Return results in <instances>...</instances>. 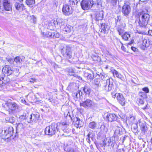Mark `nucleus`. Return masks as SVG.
Instances as JSON below:
<instances>
[{
	"label": "nucleus",
	"mask_w": 152,
	"mask_h": 152,
	"mask_svg": "<svg viewBox=\"0 0 152 152\" xmlns=\"http://www.w3.org/2000/svg\"><path fill=\"white\" fill-rule=\"evenodd\" d=\"M138 18L136 20V23L141 27H145L147 25L150 18V15L144 12H138L137 14Z\"/></svg>",
	"instance_id": "nucleus-1"
},
{
	"label": "nucleus",
	"mask_w": 152,
	"mask_h": 152,
	"mask_svg": "<svg viewBox=\"0 0 152 152\" xmlns=\"http://www.w3.org/2000/svg\"><path fill=\"white\" fill-rule=\"evenodd\" d=\"M57 127L58 125L57 124L52 123L50 125L47 126L45 128V135L50 137L55 135L58 131Z\"/></svg>",
	"instance_id": "nucleus-2"
},
{
	"label": "nucleus",
	"mask_w": 152,
	"mask_h": 152,
	"mask_svg": "<svg viewBox=\"0 0 152 152\" xmlns=\"http://www.w3.org/2000/svg\"><path fill=\"white\" fill-rule=\"evenodd\" d=\"M5 105L10 110L9 111L10 114H13L18 111L20 108L19 105L14 102L6 103Z\"/></svg>",
	"instance_id": "nucleus-3"
},
{
	"label": "nucleus",
	"mask_w": 152,
	"mask_h": 152,
	"mask_svg": "<svg viewBox=\"0 0 152 152\" xmlns=\"http://www.w3.org/2000/svg\"><path fill=\"white\" fill-rule=\"evenodd\" d=\"M94 0H83L80 3L82 8L86 10L91 8L94 5Z\"/></svg>",
	"instance_id": "nucleus-4"
},
{
	"label": "nucleus",
	"mask_w": 152,
	"mask_h": 152,
	"mask_svg": "<svg viewBox=\"0 0 152 152\" xmlns=\"http://www.w3.org/2000/svg\"><path fill=\"white\" fill-rule=\"evenodd\" d=\"M61 52L64 57L69 59L72 57V53L71 48L68 46L64 47L61 50Z\"/></svg>",
	"instance_id": "nucleus-5"
},
{
	"label": "nucleus",
	"mask_w": 152,
	"mask_h": 152,
	"mask_svg": "<svg viewBox=\"0 0 152 152\" xmlns=\"http://www.w3.org/2000/svg\"><path fill=\"white\" fill-rule=\"evenodd\" d=\"M80 105L85 108H91L95 106L96 104L91 100L86 99L85 101L80 103Z\"/></svg>",
	"instance_id": "nucleus-6"
},
{
	"label": "nucleus",
	"mask_w": 152,
	"mask_h": 152,
	"mask_svg": "<svg viewBox=\"0 0 152 152\" xmlns=\"http://www.w3.org/2000/svg\"><path fill=\"white\" fill-rule=\"evenodd\" d=\"M104 89L107 91H110L112 89H114V85L113 81L110 80V79H108L106 81H104Z\"/></svg>",
	"instance_id": "nucleus-7"
},
{
	"label": "nucleus",
	"mask_w": 152,
	"mask_h": 152,
	"mask_svg": "<svg viewBox=\"0 0 152 152\" xmlns=\"http://www.w3.org/2000/svg\"><path fill=\"white\" fill-rule=\"evenodd\" d=\"M115 96H113V98H115L116 97L118 102L122 105H124L125 104L126 101L122 94L116 93Z\"/></svg>",
	"instance_id": "nucleus-8"
},
{
	"label": "nucleus",
	"mask_w": 152,
	"mask_h": 152,
	"mask_svg": "<svg viewBox=\"0 0 152 152\" xmlns=\"http://www.w3.org/2000/svg\"><path fill=\"white\" fill-rule=\"evenodd\" d=\"M62 10L64 14L66 16L71 14L73 12L71 8H70L69 6L67 4L63 5Z\"/></svg>",
	"instance_id": "nucleus-9"
},
{
	"label": "nucleus",
	"mask_w": 152,
	"mask_h": 152,
	"mask_svg": "<svg viewBox=\"0 0 152 152\" xmlns=\"http://www.w3.org/2000/svg\"><path fill=\"white\" fill-rule=\"evenodd\" d=\"M2 72L5 75H6L7 76L12 75L13 71L10 66L6 65L3 67Z\"/></svg>",
	"instance_id": "nucleus-10"
},
{
	"label": "nucleus",
	"mask_w": 152,
	"mask_h": 152,
	"mask_svg": "<svg viewBox=\"0 0 152 152\" xmlns=\"http://www.w3.org/2000/svg\"><path fill=\"white\" fill-rule=\"evenodd\" d=\"M106 119L109 122H112L116 121L118 123H120V121L117 119V116L114 114L109 113L106 117Z\"/></svg>",
	"instance_id": "nucleus-11"
},
{
	"label": "nucleus",
	"mask_w": 152,
	"mask_h": 152,
	"mask_svg": "<svg viewBox=\"0 0 152 152\" xmlns=\"http://www.w3.org/2000/svg\"><path fill=\"white\" fill-rule=\"evenodd\" d=\"M3 4L4 10L7 11L12 10V4L9 0H3Z\"/></svg>",
	"instance_id": "nucleus-12"
},
{
	"label": "nucleus",
	"mask_w": 152,
	"mask_h": 152,
	"mask_svg": "<svg viewBox=\"0 0 152 152\" xmlns=\"http://www.w3.org/2000/svg\"><path fill=\"white\" fill-rule=\"evenodd\" d=\"M122 12L126 16H128L131 11L130 6L127 4H124L122 7Z\"/></svg>",
	"instance_id": "nucleus-13"
},
{
	"label": "nucleus",
	"mask_w": 152,
	"mask_h": 152,
	"mask_svg": "<svg viewBox=\"0 0 152 152\" xmlns=\"http://www.w3.org/2000/svg\"><path fill=\"white\" fill-rule=\"evenodd\" d=\"M84 76L87 80H92L94 76L93 72L91 69L85 71L84 73Z\"/></svg>",
	"instance_id": "nucleus-14"
},
{
	"label": "nucleus",
	"mask_w": 152,
	"mask_h": 152,
	"mask_svg": "<svg viewBox=\"0 0 152 152\" xmlns=\"http://www.w3.org/2000/svg\"><path fill=\"white\" fill-rule=\"evenodd\" d=\"M6 137L5 139H8L12 136L13 134V129L12 127H10L4 130Z\"/></svg>",
	"instance_id": "nucleus-15"
},
{
	"label": "nucleus",
	"mask_w": 152,
	"mask_h": 152,
	"mask_svg": "<svg viewBox=\"0 0 152 152\" xmlns=\"http://www.w3.org/2000/svg\"><path fill=\"white\" fill-rule=\"evenodd\" d=\"M109 29V26L105 23H102L100 27L99 31L104 34L107 33Z\"/></svg>",
	"instance_id": "nucleus-16"
},
{
	"label": "nucleus",
	"mask_w": 152,
	"mask_h": 152,
	"mask_svg": "<svg viewBox=\"0 0 152 152\" xmlns=\"http://www.w3.org/2000/svg\"><path fill=\"white\" fill-rule=\"evenodd\" d=\"M54 23L55 26L58 27V26L60 27L65 24V22L63 19L58 18L56 21H54Z\"/></svg>",
	"instance_id": "nucleus-17"
},
{
	"label": "nucleus",
	"mask_w": 152,
	"mask_h": 152,
	"mask_svg": "<svg viewBox=\"0 0 152 152\" xmlns=\"http://www.w3.org/2000/svg\"><path fill=\"white\" fill-rule=\"evenodd\" d=\"M126 26L125 24H122L120 25H118L116 28L117 31H118L119 34L121 35L124 32V27Z\"/></svg>",
	"instance_id": "nucleus-18"
},
{
	"label": "nucleus",
	"mask_w": 152,
	"mask_h": 152,
	"mask_svg": "<svg viewBox=\"0 0 152 152\" xmlns=\"http://www.w3.org/2000/svg\"><path fill=\"white\" fill-rule=\"evenodd\" d=\"M103 11H98L96 12V20H102L103 16Z\"/></svg>",
	"instance_id": "nucleus-19"
},
{
	"label": "nucleus",
	"mask_w": 152,
	"mask_h": 152,
	"mask_svg": "<svg viewBox=\"0 0 152 152\" xmlns=\"http://www.w3.org/2000/svg\"><path fill=\"white\" fill-rule=\"evenodd\" d=\"M14 5L16 10L19 11H22L24 9V5L22 4L16 2Z\"/></svg>",
	"instance_id": "nucleus-20"
},
{
	"label": "nucleus",
	"mask_w": 152,
	"mask_h": 152,
	"mask_svg": "<svg viewBox=\"0 0 152 152\" xmlns=\"http://www.w3.org/2000/svg\"><path fill=\"white\" fill-rule=\"evenodd\" d=\"M111 72L114 77H116L122 80L124 79L123 76L116 70L115 69H113L111 71Z\"/></svg>",
	"instance_id": "nucleus-21"
},
{
	"label": "nucleus",
	"mask_w": 152,
	"mask_h": 152,
	"mask_svg": "<svg viewBox=\"0 0 152 152\" xmlns=\"http://www.w3.org/2000/svg\"><path fill=\"white\" fill-rule=\"evenodd\" d=\"M61 125L62 126V129L64 132L69 133L70 131V129L67 128V126L69 125L68 124L66 123L62 122L61 124Z\"/></svg>",
	"instance_id": "nucleus-22"
},
{
	"label": "nucleus",
	"mask_w": 152,
	"mask_h": 152,
	"mask_svg": "<svg viewBox=\"0 0 152 152\" xmlns=\"http://www.w3.org/2000/svg\"><path fill=\"white\" fill-rule=\"evenodd\" d=\"M71 26L69 25H65V24L61 26V29L64 31L69 33L71 31Z\"/></svg>",
	"instance_id": "nucleus-23"
},
{
	"label": "nucleus",
	"mask_w": 152,
	"mask_h": 152,
	"mask_svg": "<svg viewBox=\"0 0 152 152\" xmlns=\"http://www.w3.org/2000/svg\"><path fill=\"white\" fill-rule=\"evenodd\" d=\"M152 44V41H150L147 38L145 39L142 41V45L145 47H148Z\"/></svg>",
	"instance_id": "nucleus-24"
},
{
	"label": "nucleus",
	"mask_w": 152,
	"mask_h": 152,
	"mask_svg": "<svg viewBox=\"0 0 152 152\" xmlns=\"http://www.w3.org/2000/svg\"><path fill=\"white\" fill-rule=\"evenodd\" d=\"M76 119L75 124V126L77 128L81 127L82 123V121L80 120L79 118L76 117Z\"/></svg>",
	"instance_id": "nucleus-25"
},
{
	"label": "nucleus",
	"mask_w": 152,
	"mask_h": 152,
	"mask_svg": "<svg viewBox=\"0 0 152 152\" xmlns=\"http://www.w3.org/2000/svg\"><path fill=\"white\" fill-rule=\"evenodd\" d=\"M39 117V115L37 114H31V123L36 121L38 119Z\"/></svg>",
	"instance_id": "nucleus-26"
},
{
	"label": "nucleus",
	"mask_w": 152,
	"mask_h": 152,
	"mask_svg": "<svg viewBox=\"0 0 152 152\" xmlns=\"http://www.w3.org/2000/svg\"><path fill=\"white\" fill-rule=\"evenodd\" d=\"M137 125L136 124H134L132 127V129L133 132L136 134H137L139 132L138 129Z\"/></svg>",
	"instance_id": "nucleus-27"
},
{
	"label": "nucleus",
	"mask_w": 152,
	"mask_h": 152,
	"mask_svg": "<svg viewBox=\"0 0 152 152\" xmlns=\"http://www.w3.org/2000/svg\"><path fill=\"white\" fill-rule=\"evenodd\" d=\"M104 144L105 146L112 145L113 144V142L111 141L110 139H106L104 140Z\"/></svg>",
	"instance_id": "nucleus-28"
},
{
	"label": "nucleus",
	"mask_w": 152,
	"mask_h": 152,
	"mask_svg": "<svg viewBox=\"0 0 152 152\" xmlns=\"http://www.w3.org/2000/svg\"><path fill=\"white\" fill-rule=\"evenodd\" d=\"M4 79V77L0 76V89L3 90L4 89V87H5V84L2 81Z\"/></svg>",
	"instance_id": "nucleus-29"
},
{
	"label": "nucleus",
	"mask_w": 152,
	"mask_h": 152,
	"mask_svg": "<svg viewBox=\"0 0 152 152\" xmlns=\"http://www.w3.org/2000/svg\"><path fill=\"white\" fill-rule=\"evenodd\" d=\"M52 33L51 32L47 31L42 33V34L44 37H50L52 38Z\"/></svg>",
	"instance_id": "nucleus-30"
},
{
	"label": "nucleus",
	"mask_w": 152,
	"mask_h": 152,
	"mask_svg": "<svg viewBox=\"0 0 152 152\" xmlns=\"http://www.w3.org/2000/svg\"><path fill=\"white\" fill-rule=\"evenodd\" d=\"M83 90L86 95H89L91 91L90 89L87 86L84 87Z\"/></svg>",
	"instance_id": "nucleus-31"
},
{
	"label": "nucleus",
	"mask_w": 152,
	"mask_h": 152,
	"mask_svg": "<svg viewBox=\"0 0 152 152\" xmlns=\"http://www.w3.org/2000/svg\"><path fill=\"white\" fill-rule=\"evenodd\" d=\"M27 18L30 20L31 22L35 23L36 22V18L34 15L28 16Z\"/></svg>",
	"instance_id": "nucleus-32"
},
{
	"label": "nucleus",
	"mask_w": 152,
	"mask_h": 152,
	"mask_svg": "<svg viewBox=\"0 0 152 152\" xmlns=\"http://www.w3.org/2000/svg\"><path fill=\"white\" fill-rule=\"evenodd\" d=\"M123 39L125 40H128L129 38L130 37V34L127 32H125L123 35H121Z\"/></svg>",
	"instance_id": "nucleus-33"
},
{
	"label": "nucleus",
	"mask_w": 152,
	"mask_h": 152,
	"mask_svg": "<svg viewBox=\"0 0 152 152\" xmlns=\"http://www.w3.org/2000/svg\"><path fill=\"white\" fill-rule=\"evenodd\" d=\"M93 6H96L97 8H99L101 7L100 2L96 0L95 2L94 1Z\"/></svg>",
	"instance_id": "nucleus-34"
},
{
	"label": "nucleus",
	"mask_w": 152,
	"mask_h": 152,
	"mask_svg": "<svg viewBox=\"0 0 152 152\" xmlns=\"http://www.w3.org/2000/svg\"><path fill=\"white\" fill-rule=\"evenodd\" d=\"M6 121L7 122L13 123L15 122V118L14 117L7 118H6Z\"/></svg>",
	"instance_id": "nucleus-35"
},
{
	"label": "nucleus",
	"mask_w": 152,
	"mask_h": 152,
	"mask_svg": "<svg viewBox=\"0 0 152 152\" xmlns=\"http://www.w3.org/2000/svg\"><path fill=\"white\" fill-rule=\"evenodd\" d=\"M6 60L7 61L9 62L10 64H15L14 59L10 57L7 56L6 58Z\"/></svg>",
	"instance_id": "nucleus-36"
},
{
	"label": "nucleus",
	"mask_w": 152,
	"mask_h": 152,
	"mask_svg": "<svg viewBox=\"0 0 152 152\" xmlns=\"http://www.w3.org/2000/svg\"><path fill=\"white\" fill-rule=\"evenodd\" d=\"M80 0H69V4L72 5L76 4L77 5Z\"/></svg>",
	"instance_id": "nucleus-37"
},
{
	"label": "nucleus",
	"mask_w": 152,
	"mask_h": 152,
	"mask_svg": "<svg viewBox=\"0 0 152 152\" xmlns=\"http://www.w3.org/2000/svg\"><path fill=\"white\" fill-rule=\"evenodd\" d=\"M26 2L27 4L30 6L34 4L35 1V0H26Z\"/></svg>",
	"instance_id": "nucleus-38"
},
{
	"label": "nucleus",
	"mask_w": 152,
	"mask_h": 152,
	"mask_svg": "<svg viewBox=\"0 0 152 152\" xmlns=\"http://www.w3.org/2000/svg\"><path fill=\"white\" fill-rule=\"evenodd\" d=\"M14 61L15 63H16L17 64H20L21 61H22V59L20 57L17 56L14 59Z\"/></svg>",
	"instance_id": "nucleus-39"
},
{
	"label": "nucleus",
	"mask_w": 152,
	"mask_h": 152,
	"mask_svg": "<svg viewBox=\"0 0 152 152\" xmlns=\"http://www.w3.org/2000/svg\"><path fill=\"white\" fill-rule=\"evenodd\" d=\"M96 123L94 121H92L90 122L89 125V127L92 129H94L96 126Z\"/></svg>",
	"instance_id": "nucleus-40"
},
{
	"label": "nucleus",
	"mask_w": 152,
	"mask_h": 152,
	"mask_svg": "<svg viewBox=\"0 0 152 152\" xmlns=\"http://www.w3.org/2000/svg\"><path fill=\"white\" fill-rule=\"evenodd\" d=\"M100 129L101 131H103V132H106L107 131V128L103 124L101 125Z\"/></svg>",
	"instance_id": "nucleus-41"
},
{
	"label": "nucleus",
	"mask_w": 152,
	"mask_h": 152,
	"mask_svg": "<svg viewBox=\"0 0 152 152\" xmlns=\"http://www.w3.org/2000/svg\"><path fill=\"white\" fill-rule=\"evenodd\" d=\"M59 37V34L57 32L52 33V38H58Z\"/></svg>",
	"instance_id": "nucleus-42"
},
{
	"label": "nucleus",
	"mask_w": 152,
	"mask_h": 152,
	"mask_svg": "<svg viewBox=\"0 0 152 152\" xmlns=\"http://www.w3.org/2000/svg\"><path fill=\"white\" fill-rule=\"evenodd\" d=\"M26 113H27V112H26L25 113H24L22 115H20V116L19 119L21 120H26L27 115Z\"/></svg>",
	"instance_id": "nucleus-43"
},
{
	"label": "nucleus",
	"mask_w": 152,
	"mask_h": 152,
	"mask_svg": "<svg viewBox=\"0 0 152 152\" xmlns=\"http://www.w3.org/2000/svg\"><path fill=\"white\" fill-rule=\"evenodd\" d=\"M115 23L116 25H118L120 23L121 20V17L120 16H117L115 18Z\"/></svg>",
	"instance_id": "nucleus-44"
},
{
	"label": "nucleus",
	"mask_w": 152,
	"mask_h": 152,
	"mask_svg": "<svg viewBox=\"0 0 152 152\" xmlns=\"http://www.w3.org/2000/svg\"><path fill=\"white\" fill-rule=\"evenodd\" d=\"M139 95L140 96L143 98H145L147 97L146 94L144 92H140L139 93Z\"/></svg>",
	"instance_id": "nucleus-45"
},
{
	"label": "nucleus",
	"mask_w": 152,
	"mask_h": 152,
	"mask_svg": "<svg viewBox=\"0 0 152 152\" xmlns=\"http://www.w3.org/2000/svg\"><path fill=\"white\" fill-rule=\"evenodd\" d=\"M64 151L66 152H75L73 148L69 147L66 150V149H64Z\"/></svg>",
	"instance_id": "nucleus-46"
},
{
	"label": "nucleus",
	"mask_w": 152,
	"mask_h": 152,
	"mask_svg": "<svg viewBox=\"0 0 152 152\" xmlns=\"http://www.w3.org/2000/svg\"><path fill=\"white\" fill-rule=\"evenodd\" d=\"M138 122H139V125L140 126V128L144 127L146 126L145 123L144 121H139Z\"/></svg>",
	"instance_id": "nucleus-47"
},
{
	"label": "nucleus",
	"mask_w": 152,
	"mask_h": 152,
	"mask_svg": "<svg viewBox=\"0 0 152 152\" xmlns=\"http://www.w3.org/2000/svg\"><path fill=\"white\" fill-rule=\"evenodd\" d=\"M68 73L70 75H75V73L74 72V70L71 68H70L69 69Z\"/></svg>",
	"instance_id": "nucleus-48"
},
{
	"label": "nucleus",
	"mask_w": 152,
	"mask_h": 152,
	"mask_svg": "<svg viewBox=\"0 0 152 152\" xmlns=\"http://www.w3.org/2000/svg\"><path fill=\"white\" fill-rule=\"evenodd\" d=\"M4 136L6 137L4 130V131L3 130L1 129H0V137Z\"/></svg>",
	"instance_id": "nucleus-49"
},
{
	"label": "nucleus",
	"mask_w": 152,
	"mask_h": 152,
	"mask_svg": "<svg viewBox=\"0 0 152 152\" xmlns=\"http://www.w3.org/2000/svg\"><path fill=\"white\" fill-rule=\"evenodd\" d=\"M23 125L22 124L19 123L16 126V129L17 130L21 129L23 127Z\"/></svg>",
	"instance_id": "nucleus-50"
},
{
	"label": "nucleus",
	"mask_w": 152,
	"mask_h": 152,
	"mask_svg": "<svg viewBox=\"0 0 152 152\" xmlns=\"http://www.w3.org/2000/svg\"><path fill=\"white\" fill-rule=\"evenodd\" d=\"M27 115L26 116V121L28 122V123H29L30 121V114H29L27 112V113H26Z\"/></svg>",
	"instance_id": "nucleus-51"
},
{
	"label": "nucleus",
	"mask_w": 152,
	"mask_h": 152,
	"mask_svg": "<svg viewBox=\"0 0 152 152\" xmlns=\"http://www.w3.org/2000/svg\"><path fill=\"white\" fill-rule=\"evenodd\" d=\"M142 90L144 91L146 94L149 93V89L147 87H144L142 89Z\"/></svg>",
	"instance_id": "nucleus-52"
},
{
	"label": "nucleus",
	"mask_w": 152,
	"mask_h": 152,
	"mask_svg": "<svg viewBox=\"0 0 152 152\" xmlns=\"http://www.w3.org/2000/svg\"><path fill=\"white\" fill-rule=\"evenodd\" d=\"M137 102L138 104H142L144 103V101L142 99H139L137 100Z\"/></svg>",
	"instance_id": "nucleus-53"
},
{
	"label": "nucleus",
	"mask_w": 152,
	"mask_h": 152,
	"mask_svg": "<svg viewBox=\"0 0 152 152\" xmlns=\"http://www.w3.org/2000/svg\"><path fill=\"white\" fill-rule=\"evenodd\" d=\"M142 132L143 133H145L147 130V128L145 126L144 127H142L141 128Z\"/></svg>",
	"instance_id": "nucleus-54"
},
{
	"label": "nucleus",
	"mask_w": 152,
	"mask_h": 152,
	"mask_svg": "<svg viewBox=\"0 0 152 152\" xmlns=\"http://www.w3.org/2000/svg\"><path fill=\"white\" fill-rule=\"evenodd\" d=\"M93 59L94 61H97L98 62L100 61L101 60V58L99 56H95Z\"/></svg>",
	"instance_id": "nucleus-55"
},
{
	"label": "nucleus",
	"mask_w": 152,
	"mask_h": 152,
	"mask_svg": "<svg viewBox=\"0 0 152 152\" xmlns=\"http://www.w3.org/2000/svg\"><path fill=\"white\" fill-rule=\"evenodd\" d=\"M73 96H75L77 99L79 98L80 97V93H79V94H78L77 92L73 93Z\"/></svg>",
	"instance_id": "nucleus-56"
},
{
	"label": "nucleus",
	"mask_w": 152,
	"mask_h": 152,
	"mask_svg": "<svg viewBox=\"0 0 152 152\" xmlns=\"http://www.w3.org/2000/svg\"><path fill=\"white\" fill-rule=\"evenodd\" d=\"M134 118L133 116H130L127 119V120H129L131 122H132L134 120Z\"/></svg>",
	"instance_id": "nucleus-57"
},
{
	"label": "nucleus",
	"mask_w": 152,
	"mask_h": 152,
	"mask_svg": "<svg viewBox=\"0 0 152 152\" xmlns=\"http://www.w3.org/2000/svg\"><path fill=\"white\" fill-rule=\"evenodd\" d=\"M120 42L121 43V44L122 45V46L121 47V49L125 52L126 51V49L125 48V47L123 46V44L120 41Z\"/></svg>",
	"instance_id": "nucleus-58"
},
{
	"label": "nucleus",
	"mask_w": 152,
	"mask_h": 152,
	"mask_svg": "<svg viewBox=\"0 0 152 152\" xmlns=\"http://www.w3.org/2000/svg\"><path fill=\"white\" fill-rule=\"evenodd\" d=\"M67 117H69L71 119V121L73 120V119L72 118H73V116H72V117L71 116V115L70 113H69V112L67 114Z\"/></svg>",
	"instance_id": "nucleus-59"
},
{
	"label": "nucleus",
	"mask_w": 152,
	"mask_h": 152,
	"mask_svg": "<svg viewBox=\"0 0 152 152\" xmlns=\"http://www.w3.org/2000/svg\"><path fill=\"white\" fill-rule=\"evenodd\" d=\"M29 80L30 82L34 83L36 79L33 78H30L29 79Z\"/></svg>",
	"instance_id": "nucleus-60"
},
{
	"label": "nucleus",
	"mask_w": 152,
	"mask_h": 152,
	"mask_svg": "<svg viewBox=\"0 0 152 152\" xmlns=\"http://www.w3.org/2000/svg\"><path fill=\"white\" fill-rule=\"evenodd\" d=\"M132 50L134 52H136L138 50L135 47L132 46L131 47Z\"/></svg>",
	"instance_id": "nucleus-61"
},
{
	"label": "nucleus",
	"mask_w": 152,
	"mask_h": 152,
	"mask_svg": "<svg viewBox=\"0 0 152 152\" xmlns=\"http://www.w3.org/2000/svg\"><path fill=\"white\" fill-rule=\"evenodd\" d=\"M116 92V91L114 90L113 92H112L111 93V95H112V97H113V95L115 96L114 95H115L116 93H115Z\"/></svg>",
	"instance_id": "nucleus-62"
},
{
	"label": "nucleus",
	"mask_w": 152,
	"mask_h": 152,
	"mask_svg": "<svg viewBox=\"0 0 152 152\" xmlns=\"http://www.w3.org/2000/svg\"><path fill=\"white\" fill-rule=\"evenodd\" d=\"M73 75L75 77H76L78 78L79 80L81 79V77H80V76H78L76 74H75V75Z\"/></svg>",
	"instance_id": "nucleus-63"
},
{
	"label": "nucleus",
	"mask_w": 152,
	"mask_h": 152,
	"mask_svg": "<svg viewBox=\"0 0 152 152\" xmlns=\"http://www.w3.org/2000/svg\"><path fill=\"white\" fill-rule=\"evenodd\" d=\"M97 80L95 79L94 80V83L96 85H98L99 84V82L97 81H96Z\"/></svg>",
	"instance_id": "nucleus-64"
}]
</instances>
